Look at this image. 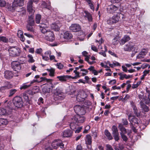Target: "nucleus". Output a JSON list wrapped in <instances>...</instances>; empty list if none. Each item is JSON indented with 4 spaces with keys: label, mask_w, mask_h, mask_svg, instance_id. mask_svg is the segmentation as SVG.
Listing matches in <instances>:
<instances>
[{
    "label": "nucleus",
    "mask_w": 150,
    "mask_h": 150,
    "mask_svg": "<svg viewBox=\"0 0 150 150\" xmlns=\"http://www.w3.org/2000/svg\"><path fill=\"white\" fill-rule=\"evenodd\" d=\"M40 27L42 33L45 34V39L47 41L52 42L54 39L53 33L49 30L47 29V28H45L44 25H40Z\"/></svg>",
    "instance_id": "nucleus-1"
},
{
    "label": "nucleus",
    "mask_w": 150,
    "mask_h": 150,
    "mask_svg": "<svg viewBox=\"0 0 150 150\" xmlns=\"http://www.w3.org/2000/svg\"><path fill=\"white\" fill-rule=\"evenodd\" d=\"M24 0H14L11 6L8 7V9L11 11H13L15 10L18 12H21L23 10L18 9L19 7L22 6L23 4Z\"/></svg>",
    "instance_id": "nucleus-2"
},
{
    "label": "nucleus",
    "mask_w": 150,
    "mask_h": 150,
    "mask_svg": "<svg viewBox=\"0 0 150 150\" xmlns=\"http://www.w3.org/2000/svg\"><path fill=\"white\" fill-rule=\"evenodd\" d=\"M124 16L122 14L118 13L116 15H114L111 18H109L107 20V23L109 25L116 23L119 21L121 18H123Z\"/></svg>",
    "instance_id": "nucleus-3"
},
{
    "label": "nucleus",
    "mask_w": 150,
    "mask_h": 150,
    "mask_svg": "<svg viewBox=\"0 0 150 150\" xmlns=\"http://www.w3.org/2000/svg\"><path fill=\"white\" fill-rule=\"evenodd\" d=\"M10 56L15 57L19 56L21 53L20 49L17 46L10 47L8 49Z\"/></svg>",
    "instance_id": "nucleus-4"
},
{
    "label": "nucleus",
    "mask_w": 150,
    "mask_h": 150,
    "mask_svg": "<svg viewBox=\"0 0 150 150\" xmlns=\"http://www.w3.org/2000/svg\"><path fill=\"white\" fill-rule=\"evenodd\" d=\"M81 115H76L74 116L71 120L73 121H74L78 125H79L83 123L85 120L86 118L84 116H80Z\"/></svg>",
    "instance_id": "nucleus-5"
},
{
    "label": "nucleus",
    "mask_w": 150,
    "mask_h": 150,
    "mask_svg": "<svg viewBox=\"0 0 150 150\" xmlns=\"http://www.w3.org/2000/svg\"><path fill=\"white\" fill-rule=\"evenodd\" d=\"M13 103L15 106L17 108H21L23 105L22 99L19 96L15 97L13 100Z\"/></svg>",
    "instance_id": "nucleus-6"
},
{
    "label": "nucleus",
    "mask_w": 150,
    "mask_h": 150,
    "mask_svg": "<svg viewBox=\"0 0 150 150\" xmlns=\"http://www.w3.org/2000/svg\"><path fill=\"white\" fill-rule=\"evenodd\" d=\"M124 51H134L135 53L137 52V47L135 45H132L130 43L125 45L124 47Z\"/></svg>",
    "instance_id": "nucleus-7"
},
{
    "label": "nucleus",
    "mask_w": 150,
    "mask_h": 150,
    "mask_svg": "<svg viewBox=\"0 0 150 150\" xmlns=\"http://www.w3.org/2000/svg\"><path fill=\"white\" fill-rule=\"evenodd\" d=\"M128 119L132 125L141 124V122L135 117L129 115L128 116Z\"/></svg>",
    "instance_id": "nucleus-8"
},
{
    "label": "nucleus",
    "mask_w": 150,
    "mask_h": 150,
    "mask_svg": "<svg viewBox=\"0 0 150 150\" xmlns=\"http://www.w3.org/2000/svg\"><path fill=\"white\" fill-rule=\"evenodd\" d=\"M74 110L77 115H83L86 113L84 108L79 105H76L74 108Z\"/></svg>",
    "instance_id": "nucleus-9"
},
{
    "label": "nucleus",
    "mask_w": 150,
    "mask_h": 150,
    "mask_svg": "<svg viewBox=\"0 0 150 150\" xmlns=\"http://www.w3.org/2000/svg\"><path fill=\"white\" fill-rule=\"evenodd\" d=\"M11 67L14 70L17 71L16 74H18V71L21 69L20 62L18 61H13L11 63Z\"/></svg>",
    "instance_id": "nucleus-10"
},
{
    "label": "nucleus",
    "mask_w": 150,
    "mask_h": 150,
    "mask_svg": "<svg viewBox=\"0 0 150 150\" xmlns=\"http://www.w3.org/2000/svg\"><path fill=\"white\" fill-rule=\"evenodd\" d=\"M32 4L33 0H29L27 5V10L30 15H34L35 11L34 8L33 7Z\"/></svg>",
    "instance_id": "nucleus-11"
},
{
    "label": "nucleus",
    "mask_w": 150,
    "mask_h": 150,
    "mask_svg": "<svg viewBox=\"0 0 150 150\" xmlns=\"http://www.w3.org/2000/svg\"><path fill=\"white\" fill-rule=\"evenodd\" d=\"M52 146L54 149H56L59 146L61 148H63L64 144L60 140L54 141L52 144Z\"/></svg>",
    "instance_id": "nucleus-12"
},
{
    "label": "nucleus",
    "mask_w": 150,
    "mask_h": 150,
    "mask_svg": "<svg viewBox=\"0 0 150 150\" xmlns=\"http://www.w3.org/2000/svg\"><path fill=\"white\" fill-rule=\"evenodd\" d=\"M69 29L72 32H77L81 30V27L78 24L76 23L73 24L70 27Z\"/></svg>",
    "instance_id": "nucleus-13"
},
{
    "label": "nucleus",
    "mask_w": 150,
    "mask_h": 150,
    "mask_svg": "<svg viewBox=\"0 0 150 150\" xmlns=\"http://www.w3.org/2000/svg\"><path fill=\"white\" fill-rule=\"evenodd\" d=\"M14 75L18 76V75L16 73L13 74L11 71L8 70H7L4 72V77L7 79H10L12 78Z\"/></svg>",
    "instance_id": "nucleus-14"
},
{
    "label": "nucleus",
    "mask_w": 150,
    "mask_h": 150,
    "mask_svg": "<svg viewBox=\"0 0 150 150\" xmlns=\"http://www.w3.org/2000/svg\"><path fill=\"white\" fill-rule=\"evenodd\" d=\"M118 8L116 6L111 5L109 6L107 8V11L108 13H112L117 10Z\"/></svg>",
    "instance_id": "nucleus-15"
},
{
    "label": "nucleus",
    "mask_w": 150,
    "mask_h": 150,
    "mask_svg": "<svg viewBox=\"0 0 150 150\" xmlns=\"http://www.w3.org/2000/svg\"><path fill=\"white\" fill-rule=\"evenodd\" d=\"M148 52V49L147 48L142 49L139 54L137 56V58L138 59H141L143 58Z\"/></svg>",
    "instance_id": "nucleus-16"
},
{
    "label": "nucleus",
    "mask_w": 150,
    "mask_h": 150,
    "mask_svg": "<svg viewBox=\"0 0 150 150\" xmlns=\"http://www.w3.org/2000/svg\"><path fill=\"white\" fill-rule=\"evenodd\" d=\"M11 109L9 108L7 110L4 108H0V115H4L6 114H9L11 112Z\"/></svg>",
    "instance_id": "nucleus-17"
},
{
    "label": "nucleus",
    "mask_w": 150,
    "mask_h": 150,
    "mask_svg": "<svg viewBox=\"0 0 150 150\" xmlns=\"http://www.w3.org/2000/svg\"><path fill=\"white\" fill-rule=\"evenodd\" d=\"M82 54L85 57V60L89 64H92L94 63L93 61L91 62L89 61L90 56H88V53L86 51H84L82 52Z\"/></svg>",
    "instance_id": "nucleus-18"
},
{
    "label": "nucleus",
    "mask_w": 150,
    "mask_h": 150,
    "mask_svg": "<svg viewBox=\"0 0 150 150\" xmlns=\"http://www.w3.org/2000/svg\"><path fill=\"white\" fill-rule=\"evenodd\" d=\"M72 132L69 130H65L63 133L62 136L64 137H69L71 136Z\"/></svg>",
    "instance_id": "nucleus-19"
},
{
    "label": "nucleus",
    "mask_w": 150,
    "mask_h": 150,
    "mask_svg": "<svg viewBox=\"0 0 150 150\" xmlns=\"http://www.w3.org/2000/svg\"><path fill=\"white\" fill-rule=\"evenodd\" d=\"M61 26V24L59 23H53L51 25L52 28L56 31H58L60 27Z\"/></svg>",
    "instance_id": "nucleus-20"
},
{
    "label": "nucleus",
    "mask_w": 150,
    "mask_h": 150,
    "mask_svg": "<svg viewBox=\"0 0 150 150\" xmlns=\"http://www.w3.org/2000/svg\"><path fill=\"white\" fill-rule=\"evenodd\" d=\"M130 40V37L127 35H125L121 39L120 43L121 45H124L125 42H127Z\"/></svg>",
    "instance_id": "nucleus-21"
},
{
    "label": "nucleus",
    "mask_w": 150,
    "mask_h": 150,
    "mask_svg": "<svg viewBox=\"0 0 150 150\" xmlns=\"http://www.w3.org/2000/svg\"><path fill=\"white\" fill-rule=\"evenodd\" d=\"M70 77H71V76L63 75L60 76H57V78L59 79V81L63 82L66 81L67 79H68L69 78H70Z\"/></svg>",
    "instance_id": "nucleus-22"
},
{
    "label": "nucleus",
    "mask_w": 150,
    "mask_h": 150,
    "mask_svg": "<svg viewBox=\"0 0 150 150\" xmlns=\"http://www.w3.org/2000/svg\"><path fill=\"white\" fill-rule=\"evenodd\" d=\"M118 74L120 76V79L121 80H123L124 78H125L126 79H127L132 77V75H127L126 74H123L122 73H119Z\"/></svg>",
    "instance_id": "nucleus-23"
},
{
    "label": "nucleus",
    "mask_w": 150,
    "mask_h": 150,
    "mask_svg": "<svg viewBox=\"0 0 150 150\" xmlns=\"http://www.w3.org/2000/svg\"><path fill=\"white\" fill-rule=\"evenodd\" d=\"M51 54V52L50 51H48L45 52L44 55H42V58L45 61H48L49 59L48 56L50 55Z\"/></svg>",
    "instance_id": "nucleus-24"
},
{
    "label": "nucleus",
    "mask_w": 150,
    "mask_h": 150,
    "mask_svg": "<svg viewBox=\"0 0 150 150\" xmlns=\"http://www.w3.org/2000/svg\"><path fill=\"white\" fill-rule=\"evenodd\" d=\"M118 127L121 131L120 133V134H126L127 133L126 129L123 126L122 124H119L118 125Z\"/></svg>",
    "instance_id": "nucleus-25"
},
{
    "label": "nucleus",
    "mask_w": 150,
    "mask_h": 150,
    "mask_svg": "<svg viewBox=\"0 0 150 150\" xmlns=\"http://www.w3.org/2000/svg\"><path fill=\"white\" fill-rule=\"evenodd\" d=\"M40 79L41 80L38 81V83H40L44 81V82H47L50 83H51L53 81L52 79H47L45 77H41Z\"/></svg>",
    "instance_id": "nucleus-26"
},
{
    "label": "nucleus",
    "mask_w": 150,
    "mask_h": 150,
    "mask_svg": "<svg viewBox=\"0 0 150 150\" xmlns=\"http://www.w3.org/2000/svg\"><path fill=\"white\" fill-rule=\"evenodd\" d=\"M34 16L33 14H30L29 16L28 20V23L31 24H34Z\"/></svg>",
    "instance_id": "nucleus-27"
},
{
    "label": "nucleus",
    "mask_w": 150,
    "mask_h": 150,
    "mask_svg": "<svg viewBox=\"0 0 150 150\" xmlns=\"http://www.w3.org/2000/svg\"><path fill=\"white\" fill-rule=\"evenodd\" d=\"M84 13L85 15L84 16L87 18V19L89 22H91L92 21V17L91 14L87 11H85Z\"/></svg>",
    "instance_id": "nucleus-28"
},
{
    "label": "nucleus",
    "mask_w": 150,
    "mask_h": 150,
    "mask_svg": "<svg viewBox=\"0 0 150 150\" xmlns=\"http://www.w3.org/2000/svg\"><path fill=\"white\" fill-rule=\"evenodd\" d=\"M140 103L141 108H142L144 112H147L149 111V109L148 107L144 105L143 102H140Z\"/></svg>",
    "instance_id": "nucleus-29"
},
{
    "label": "nucleus",
    "mask_w": 150,
    "mask_h": 150,
    "mask_svg": "<svg viewBox=\"0 0 150 150\" xmlns=\"http://www.w3.org/2000/svg\"><path fill=\"white\" fill-rule=\"evenodd\" d=\"M63 37L64 39H70L72 37V35L68 32H66L64 33Z\"/></svg>",
    "instance_id": "nucleus-30"
},
{
    "label": "nucleus",
    "mask_w": 150,
    "mask_h": 150,
    "mask_svg": "<svg viewBox=\"0 0 150 150\" xmlns=\"http://www.w3.org/2000/svg\"><path fill=\"white\" fill-rule=\"evenodd\" d=\"M105 134L108 140H111L113 139V137L111 134L108 130L106 129L105 131Z\"/></svg>",
    "instance_id": "nucleus-31"
},
{
    "label": "nucleus",
    "mask_w": 150,
    "mask_h": 150,
    "mask_svg": "<svg viewBox=\"0 0 150 150\" xmlns=\"http://www.w3.org/2000/svg\"><path fill=\"white\" fill-rule=\"evenodd\" d=\"M34 24H30L28 23L27 25V30L29 31L33 32L34 31V29L33 27V26Z\"/></svg>",
    "instance_id": "nucleus-32"
},
{
    "label": "nucleus",
    "mask_w": 150,
    "mask_h": 150,
    "mask_svg": "<svg viewBox=\"0 0 150 150\" xmlns=\"http://www.w3.org/2000/svg\"><path fill=\"white\" fill-rule=\"evenodd\" d=\"M47 70L50 72L49 74V76L51 77H53L54 76L55 70L54 69H47Z\"/></svg>",
    "instance_id": "nucleus-33"
},
{
    "label": "nucleus",
    "mask_w": 150,
    "mask_h": 150,
    "mask_svg": "<svg viewBox=\"0 0 150 150\" xmlns=\"http://www.w3.org/2000/svg\"><path fill=\"white\" fill-rule=\"evenodd\" d=\"M86 142L87 144L90 145L91 144V137L89 135H87L86 137Z\"/></svg>",
    "instance_id": "nucleus-34"
},
{
    "label": "nucleus",
    "mask_w": 150,
    "mask_h": 150,
    "mask_svg": "<svg viewBox=\"0 0 150 150\" xmlns=\"http://www.w3.org/2000/svg\"><path fill=\"white\" fill-rule=\"evenodd\" d=\"M112 130L113 135L119 133L117 127L115 125L113 126L112 127Z\"/></svg>",
    "instance_id": "nucleus-35"
},
{
    "label": "nucleus",
    "mask_w": 150,
    "mask_h": 150,
    "mask_svg": "<svg viewBox=\"0 0 150 150\" xmlns=\"http://www.w3.org/2000/svg\"><path fill=\"white\" fill-rule=\"evenodd\" d=\"M52 89L48 88L47 86H44L42 89V92L44 93H49L52 91Z\"/></svg>",
    "instance_id": "nucleus-36"
},
{
    "label": "nucleus",
    "mask_w": 150,
    "mask_h": 150,
    "mask_svg": "<svg viewBox=\"0 0 150 150\" xmlns=\"http://www.w3.org/2000/svg\"><path fill=\"white\" fill-rule=\"evenodd\" d=\"M104 50H102L101 52H99L98 53L103 55L104 57H106V54L105 53L107 51V47L105 46H104Z\"/></svg>",
    "instance_id": "nucleus-37"
},
{
    "label": "nucleus",
    "mask_w": 150,
    "mask_h": 150,
    "mask_svg": "<svg viewBox=\"0 0 150 150\" xmlns=\"http://www.w3.org/2000/svg\"><path fill=\"white\" fill-rule=\"evenodd\" d=\"M0 41L4 43H7L8 41V38L6 37L2 36L0 37Z\"/></svg>",
    "instance_id": "nucleus-38"
},
{
    "label": "nucleus",
    "mask_w": 150,
    "mask_h": 150,
    "mask_svg": "<svg viewBox=\"0 0 150 150\" xmlns=\"http://www.w3.org/2000/svg\"><path fill=\"white\" fill-rule=\"evenodd\" d=\"M139 98L141 100V102H144L146 104L148 103L149 102L148 101H147L144 98V96L142 95H139Z\"/></svg>",
    "instance_id": "nucleus-39"
},
{
    "label": "nucleus",
    "mask_w": 150,
    "mask_h": 150,
    "mask_svg": "<svg viewBox=\"0 0 150 150\" xmlns=\"http://www.w3.org/2000/svg\"><path fill=\"white\" fill-rule=\"evenodd\" d=\"M8 123V121L6 119H0V123L3 125H6Z\"/></svg>",
    "instance_id": "nucleus-40"
},
{
    "label": "nucleus",
    "mask_w": 150,
    "mask_h": 150,
    "mask_svg": "<svg viewBox=\"0 0 150 150\" xmlns=\"http://www.w3.org/2000/svg\"><path fill=\"white\" fill-rule=\"evenodd\" d=\"M28 62L30 63H33L35 62V60L31 55H28Z\"/></svg>",
    "instance_id": "nucleus-41"
},
{
    "label": "nucleus",
    "mask_w": 150,
    "mask_h": 150,
    "mask_svg": "<svg viewBox=\"0 0 150 150\" xmlns=\"http://www.w3.org/2000/svg\"><path fill=\"white\" fill-rule=\"evenodd\" d=\"M72 122H71L70 124V126L71 129L74 130L76 128V125L75 123H76V122L74 121H73L72 120Z\"/></svg>",
    "instance_id": "nucleus-42"
},
{
    "label": "nucleus",
    "mask_w": 150,
    "mask_h": 150,
    "mask_svg": "<svg viewBox=\"0 0 150 150\" xmlns=\"http://www.w3.org/2000/svg\"><path fill=\"white\" fill-rule=\"evenodd\" d=\"M41 19V16L40 14H37L36 16L35 21L37 23H39Z\"/></svg>",
    "instance_id": "nucleus-43"
},
{
    "label": "nucleus",
    "mask_w": 150,
    "mask_h": 150,
    "mask_svg": "<svg viewBox=\"0 0 150 150\" xmlns=\"http://www.w3.org/2000/svg\"><path fill=\"white\" fill-rule=\"evenodd\" d=\"M132 106L133 108V110L134 111L135 114L137 116H138L139 115V114L137 113V109L135 106L134 105V104H132Z\"/></svg>",
    "instance_id": "nucleus-44"
},
{
    "label": "nucleus",
    "mask_w": 150,
    "mask_h": 150,
    "mask_svg": "<svg viewBox=\"0 0 150 150\" xmlns=\"http://www.w3.org/2000/svg\"><path fill=\"white\" fill-rule=\"evenodd\" d=\"M31 86V84L27 85L25 83L23 84L20 88L21 89H26Z\"/></svg>",
    "instance_id": "nucleus-45"
},
{
    "label": "nucleus",
    "mask_w": 150,
    "mask_h": 150,
    "mask_svg": "<svg viewBox=\"0 0 150 150\" xmlns=\"http://www.w3.org/2000/svg\"><path fill=\"white\" fill-rule=\"evenodd\" d=\"M42 6L43 7L47 8L49 10H50L51 8V7L50 5V4L48 5L47 6L46 5V3L45 2H43L42 3Z\"/></svg>",
    "instance_id": "nucleus-46"
},
{
    "label": "nucleus",
    "mask_w": 150,
    "mask_h": 150,
    "mask_svg": "<svg viewBox=\"0 0 150 150\" xmlns=\"http://www.w3.org/2000/svg\"><path fill=\"white\" fill-rule=\"evenodd\" d=\"M17 91V90L16 89H11L10 91V94L9 95V97L12 96Z\"/></svg>",
    "instance_id": "nucleus-47"
},
{
    "label": "nucleus",
    "mask_w": 150,
    "mask_h": 150,
    "mask_svg": "<svg viewBox=\"0 0 150 150\" xmlns=\"http://www.w3.org/2000/svg\"><path fill=\"white\" fill-rule=\"evenodd\" d=\"M113 135L115 141H118L119 140L120 137H119V133L116 134H113Z\"/></svg>",
    "instance_id": "nucleus-48"
},
{
    "label": "nucleus",
    "mask_w": 150,
    "mask_h": 150,
    "mask_svg": "<svg viewBox=\"0 0 150 150\" xmlns=\"http://www.w3.org/2000/svg\"><path fill=\"white\" fill-rule=\"evenodd\" d=\"M125 134H120L121 137L122 139L125 142H126L127 140V137L125 135Z\"/></svg>",
    "instance_id": "nucleus-49"
},
{
    "label": "nucleus",
    "mask_w": 150,
    "mask_h": 150,
    "mask_svg": "<svg viewBox=\"0 0 150 150\" xmlns=\"http://www.w3.org/2000/svg\"><path fill=\"white\" fill-rule=\"evenodd\" d=\"M6 5V1L3 0H0V6L4 7Z\"/></svg>",
    "instance_id": "nucleus-50"
},
{
    "label": "nucleus",
    "mask_w": 150,
    "mask_h": 150,
    "mask_svg": "<svg viewBox=\"0 0 150 150\" xmlns=\"http://www.w3.org/2000/svg\"><path fill=\"white\" fill-rule=\"evenodd\" d=\"M5 86H6V89H8L11 88L12 85L9 82H6V85Z\"/></svg>",
    "instance_id": "nucleus-51"
},
{
    "label": "nucleus",
    "mask_w": 150,
    "mask_h": 150,
    "mask_svg": "<svg viewBox=\"0 0 150 150\" xmlns=\"http://www.w3.org/2000/svg\"><path fill=\"white\" fill-rule=\"evenodd\" d=\"M23 97L26 101H28L29 100V98L27 94L24 93H23Z\"/></svg>",
    "instance_id": "nucleus-52"
},
{
    "label": "nucleus",
    "mask_w": 150,
    "mask_h": 150,
    "mask_svg": "<svg viewBox=\"0 0 150 150\" xmlns=\"http://www.w3.org/2000/svg\"><path fill=\"white\" fill-rule=\"evenodd\" d=\"M81 70L82 71L84 72H83L82 73V75L83 76H84L86 75L88 72V71L84 69H81Z\"/></svg>",
    "instance_id": "nucleus-53"
},
{
    "label": "nucleus",
    "mask_w": 150,
    "mask_h": 150,
    "mask_svg": "<svg viewBox=\"0 0 150 150\" xmlns=\"http://www.w3.org/2000/svg\"><path fill=\"white\" fill-rule=\"evenodd\" d=\"M23 35V31L21 30H18V31L17 35L18 37H21V35Z\"/></svg>",
    "instance_id": "nucleus-54"
},
{
    "label": "nucleus",
    "mask_w": 150,
    "mask_h": 150,
    "mask_svg": "<svg viewBox=\"0 0 150 150\" xmlns=\"http://www.w3.org/2000/svg\"><path fill=\"white\" fill-rule=\"evenodd\" d=\"M140 82H139L137 83L136 84H134L132 86V88H135L137 87L140 84Z\"/></svg>",
    "instance_id": "nucleus-55"
},
{
    "label": "nucleus",
    "mask_w": 150,
    "mask_h": 150,
    "mask_svg": "<svg viewBox=\"0 0 150 150\" xmlns=\"http://www.w3.org/2000/svg\"><path fill=\"white\" fill-rule=\"evenodd\" d=\"M118 41L117 39L115 38H114L112 40V43L113 45H116L118 44Z\"/></svg>",
    "instance_id": "nucleus-56"
},
{
    "label": "nucleus",
    "mask_w": 150,
    "mask_h": 150,
    "mask_svg": "<svg viewBox=\"0 0 150 150\" xmlns=\"http://www.w3.org/2000/svg\"><path fill=\"white\" fill-rule=\"evenodd\" d=\"M122 122L124 125H126L128 124V122L126 119H123L122 120Z\"/></svg>",
    "instance_id": "nucleus-57"
},
{
    "label": "nucleus",
    "mask_w": 150,
    "mask_h": 150,
    "mask_svg": "<svg viewBox=\"0 0 150 150\" xmlns=\"http://www.w3.org/2000/svg\"><path fill=\"white\" fill-rule=\"evenodd\" d=\"M106 146L107 150H113L111 145L109 144H107Z\"/></svg>",
    "instance_id": "nucleus-58"
},
{
    "label": "nucleus",
    "mask_w": 150,
    "mask_h": 150,
    "mask_svg": "<svg viewBox=\"0 0 150 150\" xmlns=\"http://www.w3.org/2000/svg\"><path fill=\"white\" fill-rule=\"evenodd\" d=\"M91 49H92V50H93L95 52H98V50L97 49V47H96L95 46L93 45H91Z\"/></svg>",
    "instance_id": "nucleus-59"
},
{
    "label": "nucleus",
    "mask_w": 150,
    "mask_h": 150,
    "mask_svg": "<svg viewBox=\"0 0 150 150\" xmlns=\"http://www.w3.org/2000/svg\"><path fill=\"white\" fill-rule=\"evenodd\" d=\"M104 40L102 39L101 38L100 40H96L95 42H98L99 43L100 45L102 44L104 42Z\"/></svg>",
    "instance_id": "nucleus-60"
},
{
    "label": "nucleus",
    "mask_w": 150,
    "mask_h": 150,
    "mask_svg": "<svg viewBox=\"0 0 150 150\" xmlns=\"http://www.w3.org/2000/svg\"><path fill=\"white\" fill-rule=\"evenodd\" d=\"M42 51V49L41 48L38 49L36 50L35 52L38 54H41Z\"/></svg>",
    "instance_id": "nucleus-61"
},
{
    "label": "nucleus",
    "mask_w": 150,
    "mask_h": 150,
    "mask_svg": "<svg viewBox=\"0 0 150 150\" xmlns=\"http://www.w3.org/2000/svg\"><path fill=\"white\" fill-rule=\"evenodd\" d=\"M58 68L59 69H62L63 67V66L62 64L59 63H57V64Z\"/></svg>",
    "instance_id": "nucleus-62"
},
{
    "label": "nucleus",
    "mask_w": 150,
    "mask_h": 150,
    "mask_svg": "<svg viewBox=\"0 0 150 150\" xmlns=\"http://www.w3.org/2000/svg\"><path fill=\"white\" fill-rule=\"evenodd\" d=\"M76 150H83L82 146L80 144L77 146Z\"/></svg>",
    "instance_id": "nucleus-63"
},
{
    "label": "nucleus",
    "mask_w": 150,
    "mask_h": 150,
    "mask_svg": "<svg viewBox=\"0 0 150 150\" xmlns=\"http://www.w3.org/2000/svg\"><path fill=\"white\" fill-rule=\"evenodd\" d=\"M116 83V81L115 79L111 80L109 82V83L112 85L115 84Z\"/></svg>",
    "instance_id": "nucleus-64"
}]
</instances>
